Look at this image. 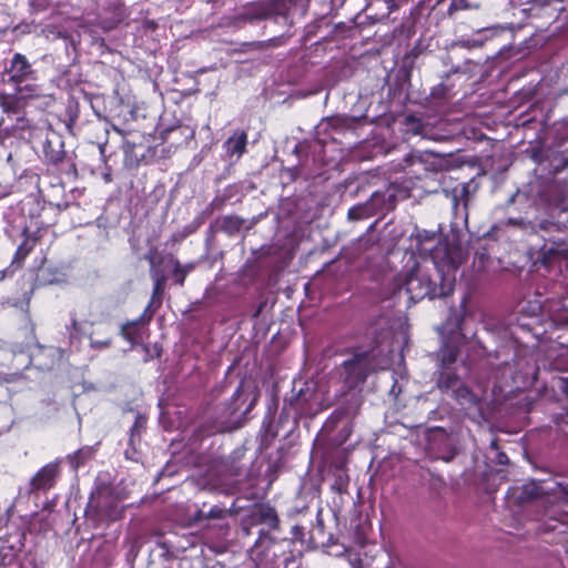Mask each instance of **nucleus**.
<instances>
[{
  "label": "nucleus",
  "instance_id": "obj_43",
  "mask_svg": "<svg viewBox=\"0 0 568 568\" xmlns=\"http://www.w3.org/2000/svg\"><path fill=\"white\" fill-rule=\"evenodd\" d=\"M263 520L271 527H275L277 525V515L274 509L268 508L262 511Z\"/></svg>",
  "mask_w": 568,
  "mask_h": 568
},
{
  "label": "nucleus",
  "instance_id": "obj_1",
  "mask_svg": "<svg viewBox=\"0 0 568 568\" xmlns=\"http://www.w3.org/2000/svg\"><path fill=\"white\" fill-rule=\"evenodd\" d=\"M466 344L457 321L456 329L444 339L437 353L436 386L443 394L454 398L469 419L480 424L485 420L486 404L481 395L474 393L465 383V378L473 375L470 364L462 357Z\"/></svg>",
  "mask_w": 568,
  "mask_h": 568
},
{
  "label": "nucleus",
  "instance_id": "obj_57",
  "mask_svg": "<svg viewBox=\"0 0 568 568\" xmlns=\"http://www.w3.org/2000/svg\"><path fill=\"white\" fill-rule=\"evenodd\" d=\"M234 475H235V476H239V475H240V473H239V470H237V469H236V470H234Z\"/></svg>",
  "mask_w": 568,
  "mask_h": 568
},
{
  "label": "nucleus",
  "instance_id": "obj_24",
  "mask_svg": "<svg viewBox=\"0 0 568 568\" xmlns=\"http://www.w3.org/2000/svg\"><path fill=\"white\" fill-rule=\"evenodd\" d=\"M452 206L456 213H458L460 205L463 209L467 207L469 201V185L460 183L452 189Z\"/></svg>",
  "mask_w": 568,
  "mask_h": 568
},
{
  "label": "nucleus",
  "instance_id": "obj_17",
  "mask_svg": "<svg viewBox=\"0 0 568 568\" xmlns=\"http://www.w3.org/2000/svg\"><path fill=\"white\" fill-rule=\"evenodd\" d=\"M484 365L488 366V381L494 379L495 386L501 387L504 384H508L509 381H515L516 367L519 364H513L509 362L508 356L503 357L497 352L493 357H489Z\"/></svg>",
  "mask_w": 568,
  "mask_h": 568
},
{
  "label": "nucleus",
  "instance_id": "obj_22",
  "mask_svg": "<svg viewBox=\"0 0 568 568\" xmlns=\"http://www.w3.org/2000/svg\"><path fill=\"white\" fill-rule=\"evenodd\" d=\"M45 160L52 164L62 162L65 156L64 142L60 134L50 132L43 142Z\"/></svg>",
  "mask_w": 568,
  "mask_h": 568
},
{
  "label": "nucleus",
  "instance_id": "obj_7",
  "mask_svg": "<svg viewBox=\"0 0 568 568\" xmlns=\"http://www.w3.org/2000/svg\"><path fill=\"white\" fill-rule=\"evenodd\" d=\"M379 353L381 351L374 347L368 351L357 352L351 358L343 362L341 377L348 389L356 390L365 383L372 372L382 367L376 359Z\"/></svg>",
  "mask_w": 568,
  "mask_h": 568
},
{
  "label": "nucleus",
  "instance_id": "obj_46",
  "mask_svg": "<svg viewBox=\"0 0 568 568\" xmlns=\"http://www.w3.org/2000/svg\"><path fill=\"white\" fill-rule=\"evenodd\" d=\"M459 44L464 48L470 49V48L481 47L484 44V40H476V39L460 40Z\"/></svg>",
  "mask_w": 568,
  "mask_h": 568
},
{
  "label": "nucleus",
  "instance_id": "obj_20",
  "mask_svg": "<svg viewBox=\"0 0 568 568\" xmlns=\"http://www.w3.org/2000/svg\"><path fill=\"white\" fill-rule=\"evenodd\" d=\"M247 133L243 130H236L224 143V156L230 163L241 159L246 152Z\"/></svg>",
  "mask_w": 568,
  "mask_h": 568
},
{
  "label": "nucleus",
  "instance_id": "obj_21",
  "mask_svg": "<svg viewBox=\"0 0 568 568\" xmlns=\"http://www.w3.org/2000/svg\"><path fill=\"white\" fill-rule=\"evenodd\" d=\"M33 95H27L14 89L13 93L0 92V108L8 115L19 116L26 105V99ZM20 120V118H18Z\"/></svg>",
  "mask_w": 568,
  "mask_h": 568
},
{
  "label": "nucleus",
  "instance_id": "obj_36",
  "mask_svg": "<svg viewBox=\"0 0 568 568\" xmlns=\"http://www.w3.org/2000/svg\"><path fill=\"white\" fill-rule=\"evenodd\" d=\"M244 223V220L237 216H225L222 221V230L229 234L239 232Z\"/></svg>",
  "mask_w": 568,
  "mask_h": 568
},
{
  "label": "nucleus",
  "instance_id": "obj_4",
  "mask_svg": "<svg viewBox=\"0 0 568 568\" xmlns=\"http://www.w3.org/2000/svg\"><path fill=\"white\" fill-rule=\"evenodd\" d=\"M390 170L394 172H403L404 180L399 185L416 186V183L438 174L444 165V160L434 152L410 150L406 152L398 161H392Z\"/></svg>",
  "mask_w": 568,
  "mask_h": 568
},
{
  "label": "nucleus",
  "instance_id": "obj_50",
  "mask_svg": "<svg viewBox=\"0 0 568 568\" xmlns=\"http://www.w3.org/2000/svg\"><path fill=\"white\" fill-rule=\"evenodd\" d=\"M105 146H106L105 143H100L99 144V151H100V154H101L102 160H103L104 163H106V159H105V154H104L105 153Z\"/></svg>",
  "mask_w": 568,
  "mask_h": 568
},
{
  "label": "nucleus",
  "instance_id": "obj_51",
  "mask_svg": "<svg viewBox=\"0 0 568 568\" xmlns=\"http://www.w3.org/2000/svg\"><path fill=\"white\" fill-rule=\"evenodd\" d=\"M103 180L105 183H110L112 181V174L109 168H106V172L103 173Z\"/></svg>",
  "mask_w": 568,
  "mask_h": 568
},
{
  "label": "nucleus",
  "instance_id": "obj_48",
  "mask_svg": "<svg viewBox=\"0 0 568 568\" xmlns=\"http://www.w3.org/2000/svg\"><path fill=\"white\" fill-rule=\"evenodd\" d=\"M531 7L529 8L530 11L538 9V8H546L549 6V0H530Z\"/></svg>",
  "mask_w": 568,
  "mask_h": 568
},
{
  "label": "nucleus",
  "instance_id": "obj_5",
  "mask_svg": "<svg viewBox=\"0 0 568 568\" xmlns=\"http://www.w3.org/2000/svg\"><path fill=\"white\" fill-rule=\"evenodd\" d=\"M503 325L506 335L514 339L520 338V332L540 337L547 333L544 301L539 298L521 301L517 305V311L510 314Z\"/></svg>",
  "mask_w": 568,
  "mask_h": 568
},
{
  "label": "nucleus",
  "instance_id": "obj_15",
  "mask_svg": "<svg viewBox=\"0 0 568 568\" xmlns=\"http://www.w3.org/2000/svg\"><path fill=\"white\" fill-rule=\"evenodd\" d=\"M412 190L413 185L402 187L398 181H394L386 190L374 192L368 199V203L374 209V214H383L393 210L398 200L407 199Z\"/></svg>",
  "mask_w": 568,
  "mask_h": 568
},
{
  "label": "nucleus",
  "instance_id": "obj_2",
  "mask_svg": "<svg viewBox=\"0 0 568 568\" xmlns=\"http://www.w3.org/2000/svg\"><path fill=\"white\" fill-rule=\"evenodd\" d=\"M530 255L538 271L544 270L565 288V295L544 300L547 331L568 325V244L560 236L544 237L541 245H532Z\"/></svg>",
  "mask_w": 568,
  "mask_h": 568
},
{
  "label": "nucleus",
  "instance_id": "obj_40",
  "mask_svg": "<svg viewBox=\"0 0 568 568\" xmlns=\"http://www.w3.org/2000/svg\"><path fill=\"white\" fill-rule=\"evenodd\" d=\"M120 334L124 339L133 342L136 336V322H129L123 324L121 326Z\"/></svg>",
  "mask_w": 568,
  "mask_h": 568
},
{
  "label": "nucleus",
  "instance_id": "obj_37",
  "mask_svg": "<svg viewBox=\"0 0 568 568\" xmlns=\"http://www.w3.org/2000/svg\"><path fill=\"white\" fill-rule=\"evenodd\" d=\"M39 355H43L45 357H50L51 358V362L50 363H41L39 362L38 365L40 368L42 369H50L52 368V366L54 365L55 363V356L57 354L59 353V349L55 348V347H39Z\"/></svg>",
  "mask_w": 568,
  "mask_h": 568
},
{
  "label": "nucleus",
  "instance_id": "obj_29",
  "mask_svg": "<svg viewBox=\"0 0 568 568\" xmlns=\"http://www.w3.org/2000/svg\"><path fill=\"white\" fill-rule=\"evenodd\" d=\"M169 261L173 266V275H174L175 284L182 286L184 284V281H185L187 274L193 271L194 264L189 263V264L182 265L179 262V260L174 258L173 256H170Z\"/></svg>",
  "mask_w": 568,
  "mask_h": 568
},
{
  "label": "nucleus",
  "instance_id": "obj_28",
  "mask_svg": "<svg viewBox=\"0 0 568 568\" xmlns=\"http://www.w3.org/2000/svg\"><path fill=\"white\" fill-rule=\"evenodd\" d=\"M546 516L550 521L555 523L546 524L547 530H558L559 532H564L565 530H560L559 527H568V513H560L557 509H550L546 511Z\"/></svg>",
  "mask_w": 568,
  "mask_h": 568
},
{
  "label": "nucleus",
  "instance_id": "obj_55",
  "mask_svg": "<svg viewBox=\"0 0 568 568\" xmlns=\"http://www.w3.org/2000/svg\"><path fill=\"white\" fill-rule=\"evenodd\" d=\"M39 359V355H36L31 358V361H38Z\"/></svg>",
  "mask_w": 568,
  "mask_h": 568
},
{
  "label": "nucleus",
  "instance_id": "obj_59",
  "mask_svg": "<svg viewBox=\"0 0 568 568\" xmlns=\"http://www.w3.org/2000/svg\"><path fill=\"white\" fill-rule=\"evenodd\" d=\"M386 568H393V567L389 566V567H386Z\"/></svg>",
  "mask_w": 568,
  "mask_h": 568
},
{
  "label": "nucleus",
  "instance_id": "obj_49",
  "mask_svg": "<svg viewBox=\"0 0 568 568\" xmlns=\"http://www.w3.org/2000/svg\"><path fill=\"white\" fill-rule=\"evenodd\" d=\"M497 30H498V27H489V28H483V29L477 30V33L485 32V33H489V37H493L496 34Z\"/></svg>",
  "mask_w": 568,
  "mask_h": 568
},
{
  "label": "nucleus",
  "instance_id": "obj_60",
  "mask_svg": "<svg viewBox=\"0 0 568 568\" xmlns=\"http://www.w3.org/2000/svg\"><path fill=\"white\" fill-rule=\"evenodd\" d=\"M164 568H172V567H164Z\"/></svg>",
  "mask_w": 568,
  "mask_h": 568
},
{
  "label": "nucleus",
  "instance_id": "obj_38",
  "mask_svg": "<svg viewBox=\"0 0 568 568\" xmlns=\"http://www.w3.org/2000/svg\"><path fill=\"white\" fill-rule=\"evenodd\" d=\"M17 549L13 546H3L0 548V565L9 566L13 562L17 556Z\"/></svg>",
  "mask_w": 568,
  "mask_h": 568
},
{
  "label": "nucleus",
  "instance_id": "obj_10",
  "mask_svg": "<svg viewBox=\"0 0 568 568\" xmlns=\"http://www.w3.org/2000/svg\"><path fill=\"white\" fill-rule=\"evenodd\" d=\"M3 75L8 77L4 81L13 84L16 90L26 92L27 95H39V88L33 83L38 73L22 53L12 55Z\"/></svg>",
  "mask_w": 568,
  "mask_h": 568
},
{
  "label": "nucleus",
  "instance_id": "obj_12",
  "mask_svg": "<svg viewBox=\"0 0 568 568\" xmlns=\"http://www.w3.org/2000/svg\"><path fill=\"white\" fill-rule=\"evenodd\" d=\"M94 322H79L74 317L71 318L70 325L67 326L70 339L87 336L90 342V348L95 352H102L112 346V336L110 334V324L104 323L102 328L94 329Z\"/></svg>",
  "mask_w": 568,
  "mask_h": 568
},
{
  "label": "nucleus",
  "instance_id": "obj_32",
  "mask_svg": "<svg viewBox=\"0 0 568 568\" xmlns=\"http://www.w3.org/2000/svg\"><path fill=\"white\" fill-rule=\"evenodd\" d=\"M507 227L527 230L529 227V223L521 217H508L505 220H500L494 225V229L497 231H501Z\"/></svg>",
  "mask_w": 568,
  "mask_h": 568
},
{
  "label": "nucleus",
  "instance_id": "obj_31",
  "mask_svg": "<svg viewBox=\"0 0 568 568\" xmlns=\"http://www.w3.org/2000/svg\"><path fill=\"white\" fill-rule=\"evenodd\" d=\"M93 456V448L90 446H84L72 455L68 456L69 463L71 467L77 470L81 465L84 464L85 460L90 459Z\"/></svg>",
  "mask_w": 568,
  "mask_h": 568
},
{
  "label": "nucleus",
  "instance_id": "obj_26",
  "mask_svg": "<svg viewBox=\"0 0 568 568\" xmlns=\"http://www.w3.org/2000/svg\"><path fill=\"white\" fill-rule=\"evenodd\" d=\"M144 258L150 263V276L153 283H166L168 276L165 271L161 267L163 257L156 260V257L150 252Z\"/></svg>",
  "mask_w": 568,
  "mask_h": 568
},
{
  "label": "nucleus",
  "instance_id": "obj_16",
  "mask_svg": "<svg viewBox=\"0 0 568 568\" xmlns=\"http://www.w3.org/2000/svg\"><path fill=\"white\" fill-rule=\"evenodd\" d=\"M427 443L433 458L450 462L456 455V436L442 427L428 430Z\"/></svg>",
  "mask_w": 568,
  "mask_h": 568
},
{
  "label": "nucleus",
  "instance_id": "obj_30",
  "mask_svg": "<svg viewBox=\"0 0 568 568\" xmlns=\"http://www.w3.org/2000/svg\"><path fill=\"white\" fill-rule=\"evenodd\" d=\"M374 214V209L371 207L368 201L349 207L347 217L349 221H361L368 219Z\"/></svg>",
  "mask_w": 568,
  "mask_h": 568
},
{
  "label": "nucleus",
  "instance_id": "obj_14",
  "mask_svg": "<svg viewBox=\"0 0 568 568\" xmlns=\"http://www.w3.org/2000/svg\"><path fill=\"white\" fill-rule=\"evenodd\" d=\"M285 407L292 409L295 417L316 415L321 407L314 384L306 382L297 392L293 390V395L285 398Z\"/></svg>",
  "mask_w": 568,
  "mask_h": 568
},
{
  "label": "nucleus",
  "instance_id": "obj_23",
  "mask_svg": "<svg viewBox=\"0 0 568 568\" xmlns=\"http://www.w3.org/2000/svg\"><path fill=\"white\" fill-rule=\"evenodd\" d=\"M369 552L371 550H367L366 546H359L356 549L347 550L345 558L353 568H371L373 556Z\"/></svg>",
  "mask_w": 568,
  "mask_h": 568
},
{
  "label": "nucleus",
  "instance_id": "obj_44",
  "mask_svg": "<svg viewBox=\"0 0 568 568\" xmlns=\"http://www.w3.org/2000/svg\"><path fill=\"white\" fill-rule=\"evenodd\" d=\"M31 251V246H29L28 242L24 241L21 245H19L16 252V258L23 260L29 252Z\"/></svg>",
  "mask_w": 568,
  "mask_h": 568
},
{
  "label": "nucleus",
  "instance_id": "obj_18",
  "mask_svg": "<svg viewBox=\"0 0 568 568\" xmlns=\"http://www.w3.org/2000/svg\"><path fill=\"white\" fill-rule=\"evenodd\" d=\"M363 403L359 390H351L345 393L338 407L334 410L331 418L334 423L345 422L343 428L349 425V422L358 413Z\"/></svg>",
  "mask_w": 568,
  "mask_h": 568
},
{
  "label": "nucleus",
  "instance_id": "obj_34",
  "mask_svg": "<svg viewBox=\"0 0 568 568\" xmlns=\"http://www.w3.org/2000/svg\"><path fill=\"white\" fill-rule=\"evenodd\" d=\"M227 510L220 505H214L210 508L209 511L203 509L197 510L196 517L199 519H222L226 516Z\"/></svg>",
  "mask_w": 568,
  "mask_h": 568
},
{
  "label": "nucleus",
  "instance_id": "obj_52",
  "mask_svg": "<svg viewBox=\"0 0 568 568\" xmlns=\"http://www.w3.org/2000/svg\"><path fill=\"white\" fill-rule=\"evenodd\" d=\"M337 485H338V491L342 493L344 490V487L346 486V483L344 481V479L342 477H339Z\"/></svg>",
  "mask_w": 568,
  "mask_h": 568
},
{
  "label": "nucleus",
  "instance_id": "obj_47",
  "mask_svg": "<svg viewBox=\"0 0 568 568\" xmlns=\"http://www.w3.org/2000/svg\"><path fill=\"white\" fill-rule=\"evenodd\" d=\"M266 305H267V301H266V300L261 301V302L258 303V305L256 306V308L254 310V312L252 313L251 317H252L253 320L258 318V316L262 314V312L264 311V308L266 307Z\"/></svg>",
  "mask_w": 568,
  "mask_h": 568
},
{
  "label": "nucleus",
  "instance_id": "obj_6",
  "mask_svg": "<svg viewBox=\"0 0 568 568\" xmlns=\"http://www.w3.org/2000/svg\"><path fill=\"white\" fill-rule=\"evenodd\" d=\"M506 496L518 505L544 497L551 501L568 500V480H530L521 486L510 487Z\"/></svg>",
  "mask_w": 568,
  "mask_h": 568
},
{
  "label": "nucleus",
  "instance_id": "obj_42",
  "mask_svg": "<svg viewBox=\"0 0 568 568\" xmlns=\"http://www.w3.org/2000/svg\"><path fill=\"white\" fill-rule=\"evenodd\" d=\"M407 128L413 134L425 136V130L422 122L413 116L407 118Z\"/></svg>",
  "mask_w": 568,
  "mask_h": 568
},
{
  "label": "nucleus",
  "instance_id": "obj_27",
  "mask_svg": "<svg viewBox=\"0 0 568 568\" xmlns=\"http://www.w3.org/2000/svg\"><path fill=\"white\" fill-rule=\"evenodd\" d=\"M486 458L489 463L500 466L508 465L509 463L508 456L503 450H500L498 440L496 438L490 440L486 453Z\"/></svg>",
  "mask_w": 568,
  "mask_h": 568
},
{
  "label": "nucleus",
  "instance_id": "obj_8",
  "mask_svg": "<svg viewBox=\"0 0 568 568\" xmlns=\"http://www.w3.org/2000/svg\"><path fill=\"white\" fill-rule=\"evenodd\" d=\"M257 398V393L240 384L226 405L223 416H221V425L217 427V430L224 432L241 427L255 406Z\"/></svg>",
  "mask_w": 568,
  "mask_h": 568
},
{
  "label": "nucleus",
  "instance_id": "obj_25",
  "mask_svg": "<svg viewBox=\"0 0 568 568\" xmlns=\"http://www.w3.org/2000/svg\"><path fill=\"white\" fill-rule=\"evenodd\" d=\"M165 286L166 283H153L152 296L143 313V316H148V321L152 318L155 310L161 306Z\"/></svg>",
  "mask_w": 568,
  "mask_h": 568
},
{
  "label": "nucleus",
  "instance_id": "obj_56",
  "mask_svg": "<svg viewBox=\"0 0 568 568\" xmlns=\"http://www.w3.org/2000/svg\"><path fill=\"white\" fill-rule=\"evenodd\" d=\"M320 530H322V520H318Z\"/></svg>",
  "mask_w": 568,
  "mask_h": 568
},
{
  "label": "nucleus",
  "instance_id": "obj_45",
  "mask_svg": "<svg viewBox=\"0 0 568 568\" xmlns=\"http://www.w3.org/2000/svg\"><path fill=\"white\" fill-rule=\"evenodd\" d=\"M471 67H473V63L470 61H466L464 64L462 65H456L454 67L450 72L452 73H463V74H466V73H470L471 72Z\"/></svg>",
  "mask_w": 568,
  "mask_h": 568
},
{
  "label": "nucleus",
  "instance_id": "obj_11",
  "mask_svg": "<svg viewBox=\"0 0 568 568\" xmlns=\"http://www.w3.org/2000/svg\"><path fill=\"white\" fill-rule=\"evenodd\" d=\"M282 7V3L275 0L252 2L246 4L242 11L229 18L224 26L240 30L247 23L254 24L280 14Z\"/></svg>",
  "mask_w": 568,
  "mask_h": 568
},
{
  "label": "nucleus",
  "instance_id": "obj_58",
  "mask_svg": "<svg viewBox=\"0 0 568 568\" xmlns=\"http://www.w3.org/2000/svg\"><path fill=\"white\" fill-rule=\"evenodd\" d=\"M6 194H7V193H2V194H0V197H1V196H6Z\"/></svg>",
  "mask_w": 568,
  "mask_h": 568
},
{
  "label": "nucleus",
  "instance_id": "obj_41",
  "mask_svg": "<svg viewBox=\"0 0 568 568\" xmlns=\"http://www.w3.org/2000/svg\"><path fill=\"white\" fill-rule=\"evenodd\" d=\"M561 389L568 397V377L561 379ZM555 423L558 426L567 425L568 426V412L566 414H558L554 418Z\"/></svg>",
  "mask_w": 568,
  "mask_h": 568
},
{
  "label": "nucleus",
  "instance_id": "obj_13",
  "mask_svg": "<svg viewBox=\"0 0 568 568\" xmlns=\"http://www.w3.org/2000/svg\"><path fill=\"white\" fill-rule=\"evenodd\" d=\"M82 31H87V27L81 19L62 17L55 18L42 29L47 39H63L67 43V48L69 45L75 48L80 43Z\"/></svg>",
  "mask_w": 568,
  "mask_h": 568
},
{
  "label": "nucleus",
  "instance_id": "obj_9",
  "mask_svg": "<svg viewBox=\"0 0 568 568\" xmlns=\"http://www.w3.org/2000/svg\"><path fill=\"white\" fill-rule=\"evenodd\" d=\"M416 242L417 253L425 258L426 263H446L450 258L464 261V254L460 248H454L447 244H442L439 237L435 232L426 230H417L416 234L412 235Z\"/></svg>",
  "mask_w": 568,
  "mask_h": 568
},
{
  "label": "nucleus",
  "instance_id": "obj_35",
  "mask_svg": "<svg viewBox=\"0 0 568 568\" xmlns=\"http://www.w3.org/2000/svg\"><path fill=\"white\" fill-rule=\"evenodd\" d=\"M273 40L242 42L237 52L263 51L272 44Z\"/></svg>",
  "mask_w": 568,
  "mask_h": 568
},
{
  "label": "nucleus",
  "instance_id": "obj_33",
  "mask_svg": "<svg viewBox=\"0 0 568 568\" xmlns=\"http://www.w3.org/2000/svg\"><path fill=\"white\" fill-rule=\"evenodd\" d=\"M146 427V417L138 414L135 416L134 424L130 429V439L129 443L131 446L135 445V442H140V435L143 429Z\"/></svg>",
  "mask_w": 568,
  "mask_h": 568
},
{
  "label": "nucleus",
  "instance_id": "obj_54",
  "mask_svg": "<svg viewBox=\"0 0 568 568\" xmlns=\"http://www.w3.org/2000/svg\"><path fill=\"white\" fill-rule=\"evenodd\" d=\"M515 197H516V194L511 195V196L509 197V200L507 201V204H511V203H514Z\"/></svg>",
  "mask_w": 568,
  "mask_h": 568
},
{
  "label": "nucleus",
  "instance_id": "obj_53",
  "mask_svg": "<svg viewBox=\"0 0 568 568\" xmlns=\"http://www.w3.org/2000/svg\"><path fill=\"white\" fill-rule=\"evenodd\" d=\"M475 381L484 388L486 387V382L480 377V376H476L475 377Z\"/></svg>",
  "mask_w": 568,
  "mask_h": 568
},
{
  "label": "nucleus",
  "instance_id": "obj_39",
  "mask_svg": "<svg viewBox=\"0 0 568 568\" xmlns=\"http://www.w3.org/2000/svg\"><path fill=\"white\" fill-rule=\"evenodd\" d=\"M479 4L470 3L468 0H452L448 7V13L453 14L455 11L478 9Z\"/></svg>",
  "mask_w": 568,
  "mask_h": 568
},
{
  "label": "nucleus",
  "instance_id": "obj_19",
  "mask_svg": "<svg viewBox=\"0 0 568 568\" xmlns=\"http://www.w3.org/2000/svg\"><path fill=\"white\" fill-rule=\"evenodd\" d=\"M59 474V466L57 463H49L44 465L37 474L30 479L29 494L38 491H47L51 489L57 480Z\"/></svg>",
  "mask_w": 568,
  "mask_h": 568
},
{
  "label": "nucleus",
  "instance_id": "obj_3",
  "mask_svg": "<svg viewBox=\"0 0 568 568\" xmlns=\"http://www.w3.org/2000/svg\"><path fill=\"white\" fill-rule=\"evenodd\" d=\"M460 260L450 258L446 263L416 264L405 275L402 288L414 303L425 298L445 297L453 293L456 272Z\"/></svg>",
  "mask_w": 568,
  "mask_h": 568
}]
</instances>
